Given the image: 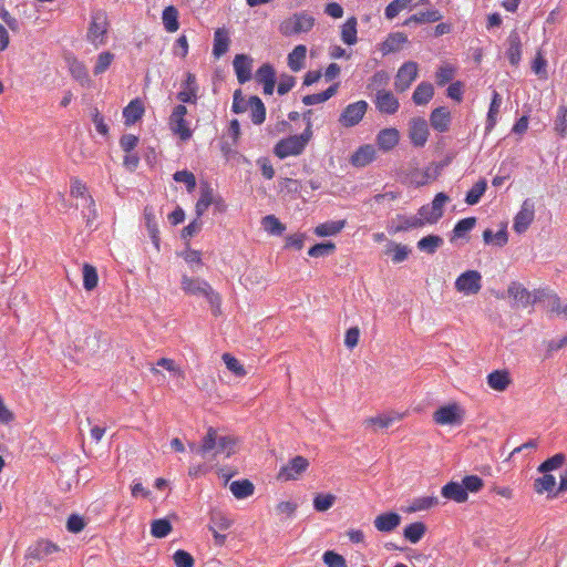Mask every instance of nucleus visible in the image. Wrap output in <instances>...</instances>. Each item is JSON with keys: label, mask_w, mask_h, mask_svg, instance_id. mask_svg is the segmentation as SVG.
<instances>
[{"label": "nucleus", "mask_w": 567, "mask_h": 567, "mask_svg": "<svg viewBox=\"0 0 567 567\" xmlns=\"http://www.w3.org/2000/svg\"><path fill=\"white\" fill-rule=\"evenodd\" d=\"M566 461V455L564 453H557L548 458H546L543 463L539 464L537 471L539 473H549L559 468Z\"/></svg>", "instance_id": "obj_50"}, {"label": "nucleus", "mask_w": 567, "mask_h": 567, "mask_svg": "<svg viewBox=\"0 0 567 567\" xmlns=\"http://www.w3.org/2000/svg\"><path fill=\"white\" fill-rule=\"evenodd\" d=\"M307 48L303 44H298L288 54V65L293 72L300 71L305 66Z\"/></svg>", "instance_id": "obj_34"}, {"label": "nucleus", "mask_w": 567, "mask_h": 567, "mask_svg": "<svg viewBox=\"0 0 567 567\" xmlns=\"http://www.w3.org/2000/svg\"><path fill=\"white\" fill-rule=\"evenodd\" d=\"M434 95V86L430 82H421L414 90L412 101L416 105L427 104Z\"/></svg>", "instance_id": "obj_26"}, {"label": "nucleus", "mask_w": 567, "mask_h": 567, "mask_svg": "<svg viewBox=\"0 0 567 567\" xmlns=\"http://www.w3.org/2000/svg\"><path fill=\"white\" fill-rule=\"evenodd\" d=\"M375 106L381 113L394 114L399 110L400 103L392 92L380 90L377 92Z\"/></svg>", "instance_id": "obj_16"}, {"label": "nucleus", "mask_w": 567, "mask_h": 567, "mask_svg": "<svg viewBox=\"0 0 567 567\" xmlns=\"http://www.w3.org/2000/svg\"><path fill=\"white\" fill-rule=\"evenodd\" d=\"M417 76V64L413 61L404 62L398 70L394 86L398 92L406 91Z\"/></svg>", "instance_id": "obj_10"}, {"label": "nucleus", "mask_w": 567, "mask_h": 567, "mask_svg": "<svg viewBox=\"0 0 567 567\" xmlns=\"http://www.w3.org/2000/svg\"><path fill=\"white\" fill-rule=\"evenodd\" d=\"M413 19L415 24L431 23L440 21L442 14L437 9H432L413 14Z\"/></svg>", "instance_id": "obj_61"}, {"label": "nucleus", "mask_w": 567, "mask_h": 567, "mask_svg": "<svg viewBox=\"0 0 567 567\" xmlns=\"http://www.w3.org/2000/svg\"><path fill=\"white\" fill-rule=\"evenodd\" d=\"M83 287L85 290L91 291L96 288L99 276L96 268L90 264H84L82 268Z\"/></svg>", "instance_id": "obj_49"}, {"label": "nucleus", "mask_w": 567, "mask_h": 567, "mask_svg": "<svg viewBox=\"0 0 567 567\" xmlns=\"http://www.w3.org/2000/svg\"><path fill=\"white\" fill-rule=\"evenodd\" d=\"M173 179L177 183H184L188 193H192L196 188L195 175L187 169L175 172Z\"/></svg>", "instance_id": "obj_57"}, {"label": "nucleus", "mask_w": 567, "mask_h": 567, "mask_svg": "<svg viewBox=\"0 0 567 567\" xmlns=\"http://www.w3.org/2000/svg\"><path fill=\"white\" fill-rule=\"evenodd\" d=\"M217 437V431L213 427H209L206 435L202 440V444L198 447L192 445L190 449L192 451H195L205 457L207 453L216 450Z\"/></svg>", "instance_id": "obj_29"}, {"label": "nucleus", "mask_w": 567, "mask_h": 567, "mask_svg": "<svg viewBox=\"0 0 567 567\" xmlns=\"http://www.w3.org/2000/svg\"><path fill=\"white\" fill-rule=\"evenodd\" d=\"M229 488L233 495L238 499L252 495L255 491L254 484L247 478L231 482Z\"/></svg>", "instance_id": "obj_39"}, {"label": "nucleus", "mask_w": 567, "mask_h": 567, "mask_svg": "<svg viewBox=\"0 0 567 567\" xmlns=\"http://www.w3.org/2000/svg\"><path fill=\"white\" fill-rule=\"evenodd\" d=\"M336 496L332 494H317L313 498V508L317 512H326L333 506Z\"/></svg>", "instance_id": "obj_58"}, {"label": "nucleus", "mask_w": 567, "mask_h": 567, "mask_svg": "<svg viewBox=\"0 0 567 567\" xmlns=\"http://www.w3.org/2000/svg\"><path fill=\"white\" fill-rule=\"evenodd\" d=\"M399 140V131L393 127L383 128L377 135V144L383 152L393 150L398 145Z\"/></svg>", "instance_id": "obj_19"}, {"label": "nucleus", "mask_w": 567, "mask_h": 567, "mask_svg": "<svg viewBox=\"0 0 567 567\" xmlns=\"http://www.w3.org/2000/svg\"><path fill=\"white\" fill-rule=\"evenodd\" d=\"M413 0H393L390 2L384 10V16L386 19H394L401 11L410 8Z\"/></svg>", "instance_id": "obj_56"}, {"label": "nucleus", "mask_w": 567, "mask_h": 567, "mask_svg": "<svg viewBox=\"0 0 567 567\" xmlns=\"http://www.w3.org/2000/svg\"><path fill=\"white\" fill-rule=\"evenodd\" d=\"M114 60V54L110 51H104L97 55L96 63L93 69L94 75L104 73Z\"/></svg>", "instance_id": "obj_59"}, {"label": "nucleus", "mask_w": 567, "mask_h": 567, "mask_svg": "<svg viewBox=\"0 0 567 567\" xmlns=\"http://www.w3.org/2000/svg\"><path fill=\"white\" fill-rule=\"evenodd\" d=\"M483 240L486 245H495L497 247H504L508 241V234L506 226L499 229L496 234L489 228L483 231Z\"/></svg>", "instance_id": "obj_40"}, {"label": "nucleus", "mask_w": 567, "mask_h": 567, "mask_svg": "<svg viewBox=\"0 0 567 567\" xmlns=\"http://www.w3.org/2000/svg\"><path fill=\"white\" fill-rule=\"evenodd\" d=\"M308 466V460L301 455H297L292 457L286 465L281 466L277 478L284 482L298 480L299 476L307 471Z\"/></svg>", "instance_id": "obj_7"}, {"label": "nucleus", "mask_w": 567, "mask_h": 567, "mask_svg": "<svg viewBox=\"0 0 567 567\" xmlns=\"http://www.w3.org/2000/svg\"><path fill=\"white\" fill-rule=\"evenodd\" d=\"M109 29L107 14L104 10L97 9L92 12L91 23L87 29V41L95 47L105 44Z\"/></svg>", "instance_id": "obj_2"}, {"label": "nucleus", "mask_w": 567, "mask_h": 567, "mask_svg": "<svg viewBox=\"0 0 567 567\" xmlns=\"http://www.w3.org/2000/svg\"><path fill=\"white\" fill-rule=\"evenodd\" d=\"M336 245L332 241H322L315 244L308 250V255L313 258L326 257L333 254Z\"/></svg>", "instance_id": "obj_54"}, {"label": "nucleus", "mask_w": 567, "mask_h": 567, "mask_svg": "<svg viewBox=\"0 0 567 567\" xmlns=\"http://www.w3.org/2000/svg\"><path fill=\"white\" fill-rule=\"evenodd\" d=\"M554 131L557 133L559 138L565 140L567 137V106L560 105L557 109V114L554 121Z\"/></svg>", "instance_id": "obj_46"}, {"label": "nucleus", "mask_w": 567, "mask_h": 567, "mask_svg": "<svg viewBox=\"0 0 567 567\" xmlns=\"http://www.w3.org/2000/svg\"><path fill=\"white\" fill-rule=\"evenodd\" d=\"M452 124V114L446 106H437L430 114L431 127L439 132L445 133L450 130Z\"/></svg>", "instance_id": "obj_13"}, {"label": "nucleus", "mask_w": 567, "mask_h": 567, "mask_svg": "<svg viewBox=\"0 0 567 567\" xmlns=\"http://www.w3.org/2000/svg\"><path fill=\"white\" fill-rule=\"evenodd\" d=\"M375 158V148L371 144L360 146L351 156V164L355 167H364Z\"/></svg>", "instance_id": "obj_22"}, {"label": "nucleus", "mask_w": 567, "mask_h": 567, "mask_svg": "<svg viewBox=\"0 0 567 567\" xmlns=\"http://www.w3.org/2000/svg\"><path fill=\"white\" fill-rule=\"evenodd\" d=\"M408 42V37L402 32L390 33L388 38L381 43L380 50L383 55L396 52L401 47Z\"/></svg>", "instance_id": "obj_24"}, {"label": "nucleus", "mask_w": 567, "mask_h": 567, "mask_svg": "<svg viewBox=\"0 0 567 567\" xmlns=\"http://www.w3.org/2000/svg\"><path fill=\"white\" fill-rule=\"evenodd\" d=\"M486 189H487V182H486V179L481 178L466 193L465 203L471 206L476 205L481 200V198L484 195V193L486 192Z\"/></svg>", "instance_id": "obj_44"}, {"label": "nucleus", "mask_w": 567, "mask_h": 567, "mask_svg": "<svg viewBox=\"0 0 567 567\" xmlns=\"http://www.w3.org/2000/svg\"><path fill=\"white\" fill-rule=\"evenodd\" d=\"M181 288L186 295L204 297L210 306L213 316L218 317L221 313V297L213 289L208 281L183 275Z\"/></svg>", "instance_id": "obj_1"}, {"label": "nucleus", "mask_w": 567, "mask_h": 567, "mask_svg": "<svg viewBox=\"0 0 567 567\" xmlns=\"http://www.w3.org/2000/svg\"><path fill=\"white\" fill-rule=\"evenodd\" d=\"M357 18L350 17L342 25L341 39L348 45L357 43Z\"/></svg>", "instance_id": "obj_45"}, {"label": "nucleus", "mask_w": 567, "mask_h": 567, "mask_svg": "<svg viewBox=\"0 0 567 567\" xmlns=\"http://www.w3.org/2000/svg\"><path fill=\"white\" fill-rule=\"evenodd\" d=\"M322 560L328 567H347L344 557L334 550L324 551Z\"/></svg>", "instance_id": "obj_63"}, {"label": "nucleus", "mask_w": 567, "mask_h": 567, "mask_svg": "<svg viewBox=\"0 0 567 567\" xmlns=\"http://www.w3.org/2000/svg\"><path fill=\"white\" fill-rule=\"evenodd\" d=\"M173 560L176 567H194L195 564L193 556L184 549L176 550Z\"/></svg>", "instance_id": "obj_64"}, {"label": "nucleus", "mask_w": 567, "mask_h": 567, "mask_svg": "<svg viewBox=\"0 0 567 567\" xmlns=\"http://www.w3.org/2000/svg\"><path fill=\"white\" fill-rule=\"evenodd\" d=\"M398 219L400 223L393 228V233H401L411 228H421L425 225L421 216L398 215Z\"/></svg>", "instance_id": "obj_43"}, {"label": "nucleus", "mask_w": 567, "mask_h": 567, "mask_svg": "<svg viewBox=\"0 0 567 567\" xmlns=\"http://www.w3.org/2000/svg\"><path fill=\"white\" fill-rule=\"evenodd\" d=\"M443 244L444 240L441 236L431 234L422 237L417 241L416 247L420 251L433 255Z\"/></svg>", "instance_id": "obj_33"}, {"label": "nucleus", "mask_w": 567, "mask_h": 567, "mask_svg": "<svg viewBox=\"0 0 567 567\" xmlns=\"http://www.w3.org/2000/svg\"><path fill=\"white\" fill-rule=\"evenodd\" d=\"M213 202H214V189L207 183H205L200 187V197L197 200L196 206H195V213H196L197 217H202L205 214V212L207 210V208L213 204Z\"/></svg>", "instance_id": "obj_28"}, {"label": "nucleus", "mask_w": 567, "mask_h": 567, "mask_svg": "<svg viewBox=\"0 0 567 567\" xmlns=\"http://www.w3.org/2000/svg\"><path fill=\"white\" fill-rule=\"evenodd\" d=\"M476 217H466L460 219L453 228V237L463 238L470 233L476 225Z\"/></svg>", "instance_id": "obj_53"}, {"label": "nucleus", "mask_w": 567, "mask_h": 567, "mask_svg": "<svg viewBox=\"0 0 567 567\" xmlns=\"http://www.w3.org/2000/svg\"><path fill=\"white\" fill-rule=\"evenodd\" d=\"M509 382V374L505 370H495L487 375L488 386L498 392L505 391Z\"/></svg>", "instance_id": "obj_27"}, {"label": "nucleus", "mask_w": 567, "mask_h": 567, "mask_svg": "<svg viewBox=\"0 0 567 567\" xmlns=\"http://www.w3.org/2000/svg\"><path fill=\"white\" fill-rule=\"evenodd\" d=\"M59 550V546L54 543L48 539H41L28 548L27 557L43 560Z\"/></svg>", "instance_id": "obj_15"}, {"label": "nucleus", "mask_w": 567, "mask_h": 567, "mask_svg": "<svg viewBox=\"0 0 567 567\" xmlns=\"http://www.w3.org/2000/svg\"><path fill=\"white\" fill-rule=\"evenodd\" d=\"M144 114V106L140 100L131 101L123 110V117L125 125H133L142 118Z\"/></svg>", "instance_id": "obj_25"}, {"label": "nucleus", "mask_w": 567, "mask_h": 567, "mask_svg": "<svg viewBox=\"0 0 567 567\" xmlns=\"http://www.w3.org/2000/svg\"><path fill=\"white\" fill-rule=\"evenodd\" d=\"M182 86L183 90L176 94V99L182 103L196 104L199 87L195 74L187 72Z\"/></svg>", "instance_id": "obj_12"}, {"label": "nucleus", "mask_w": 567, "mask_h": 567, "mask_svg": "<svg viewBox=\"0 0 567 567\" xmlns=\"http://www.w3.org/2000/svg\"><path fill=\"white\" fill-rule=\"evenodd\" d=\"M449 200L450 197L445 193H437L431 204L420 207L417 214L424 219L425 224H435L443 217V207Z\"/></svg>", "instance_id": "obj_3"}, {"label": "nucleus", "mask_w": 567, "mask_h": 567, "mask_svg": "<svg viewBox=\"0 0 567 567\" xmlns=\"http://www.w3.org/2000/svg\"><path fill=\"white\" fill-rule=\"evenodd\" d=\"M252 59L244 53L236 54L233 61L237 80L240 84H245L251 79Z\"/></svg>", "instance_id": "obj_14"}, {"label": "nucleus", "mask_w": 567, "mask_h": 567, "mask_svg": "<svg viewBox=\"0 0 567 567\" xmlns=\"http://www.w3.org/2000/svg\"><path fill=\"white\" fill-rule=\"evenodd\" d=\"M501 104V95L496 91H493L492 101L487 112L485 133H489L495 127Z\"/></svg>", "instance_id": "obj_32"}, {"label": "nucleus", "mask_w": 567, "mask_h": 567, "mask_svg": "<svg viewBox=\"0 0 567 567\" xmlns=\"http://www.w3.org/2000/svg\"><path fill=\"white\" fill-rule=\"evenodd\" d=\"M249 107L251 109V122L255 125H260L266 120V106L261 99L257 95H252L248 99Z\"/></svg>", "instance_id": "obj_30"}, {"label": "nucleus", "mask_w": 567, "mask_h": 567, "mask_svg": "<svg viewBox=\"0 0 567 567\" xmlns=\"http://www.w3.org/2000/svg\"><path fill=\"white\" fill-rule=\"evenodd\" d=\"M441 495L450 501H454L456 503H465L468 498L467 494L465 493V488L461 483L451 481L446 483L441 488Z\"/></svg>", "instance_id": "obj_21"}, {"label": "nucleus", "mask_w": 567, "mask_h": 567, "mask_svg": "<svg viewBox=\"0 0 567 567\" xmlns=\"http://www.w3.org/2000/svg\"><path fill=\"white\" fill-rule=\"evenodd\" d=\"M261 225L270 235L281 236L286 230V225L282 224L275 215H267L262 217Z\"/></svg>", "instance_id": "obj_48"}, {"label": "nucleus", "mask_w": 567, "mask_h": 567, "mask_svg": "<svg viewBox=\"0 0 567 567\" xmlns=\"http://www.w3.org/2000/svg\"><path fill=\"white\" fill-rule=\"evenodd\" d=\"M543 476L534 481V491L537 494L551 493L556 486V478L549 473H542Z\"/></svg>", "instance_id": "obj_47"}, {"label": "nucleus", "mask_w": 567, "mask_h": 567, "mask_svg": "<svg viewBox=\"0 0 567 567\" xmlns=\"http://www.w3.org/2000/svg\"><path fill=\"white\" fill-rule=\"evenodd\" d=\"M85 346L90 353H96L101 349V343L105 347L109 344L107 334L101 330H94L85 338Z\"/></svg>", "instance_id": "obj_36"}, {"label": "nucleus", "mask_w": 567, "mask_h": 567, "mask_svg": "<svg viewBox=\"0 0 567 567\" xmlns=\"http://www.w3.org/2000/svg\"><path fill=\"white\" fill-rule=\"evenodd\" d=\"M401 523V516L395 512L380 514L374 519V526L379 532H393Z\"/></svg>", "instance_id": "obj_20"}, {"label": "nucleus", "mask_w": 567, "mask_h": 567, "mask_svg": "<svg viewBox=\"0 0 567 567\" xmlns=\"http://www.w3.org/2000/svg\"><path fill=\"white\" fill-rule=\"evenodd\" d=\"M402 414L391 413L388 415H378L364 421L367 425H373L380 429H388L394 421L401 420Z\"/></svg>", "instance_id": "obj_51"}, {"label": "nucleus", "mask_w": 567, "mask_h": 567, "mask_svg": "<svg viewBox=\"0 0 567 567\" xmlns=\"http://www.w3.org/2000/svg\"><path fill=\"white\" fill-rule=\"evenodd\" d=\"M144 216H145V225H146L148 236H150L153 245L155 246V248L157 250H159V243H161L159 229H158V226L156 223L155 215L152 212H148L147 208H145Z\"/></svg>", "instance_id": "obj_41"}, {"label": "nucleus", "mask_w": 567, "mask_h": 567, "mask_svg": "<svg viewBox=\"0 0 567 567\" xmlns=\"http://www.w3.org/2000/svg\"><path fill=\"white\" fill-rule=\"evenodd\" d=\"M429 123L423 117H413L409 122V138L414 147H423L429 138Z\"/></svg>", "instance_id": "obj_9"}, {"label": "nucleus", "mask_w": 567, "mask_h": 567, "mask_svg": "<svg viewBox=\"0 0 567 567\" xmlns=\"http://www.w3.org/2000/svg\"><path fill=\"white\" fill-rule=\"evenodd\" d=\"M368 106V103L363 100L347 105L339 116V123L344 127L358 125L363 118Z\"/></svg>", "instance_id": "obj_5"}, {"label": "nucleus", "mask_w": 567, "mask_h": 567, "mask_svg": "<svg viewBox=\"0 0 567 567\" xmlns=\"http://www.w3.org/2000/svg\"><path fill=\"white\" fill-rule=\"evenodd\" d=\"M290 20L292 22V28L289 32H295L297 34L309 32L315 24V19L307 13H296Z\"/></svg>", "instance_id": "obj_38"}, {"label": "nucleus", "mask_w": 567, "mask_h": 567, "mask_svg": "<svg viewBox=\"0 0 567 567\" xmlns=\"http://www.w3.org/2000/svg\"><path fill=\"white\" fill-rule=\"evenodd\" d=\"M230 39L228 31L224 28H218L214 33L213 54L216 59L223 56L229 49Z\"/></svg>", "instance_id": "obj_23"}, {"label": "nucleus", "mask_w": 567, "mask_h": 567, "mask_svg": "<svg viewBox=\"0 0 567 567\" xmlns=\"http://www.w3.org/2000/svg\"><path fill=\"white\" fill-rule=\"evenodd\" d=\"M482 276L477 270H466L455 280V289L465 295H475L482 288Z\"/></svg>", "instance_id": "obj_8"}, {"label": "nucleus", "mask_w": 567, "mask_h": 567, "mask_svg": "<svg viewBox=\"0 0 567 567\" xmlns=\"http://www.w3.org/2000/svg\"><path fill=\"white\" fill-rule=\"evenodd\" d=\"M508 48L506 50V58L509 63L514 66H517L520 62L522 58V42L519 33L516 30H513L507 38Z\"/></svg>", "instance_id": "obj_18"}, {"label": "nucleus", "mask_w": 567, "mask_h": 567, "mask_svg": "<svg viewBox=\"0 0 567 567\" xmlns=\"http://www.w3.org/2000/svg\"><path fill=\"white\" fill-rule=\"evenodd\" d=\"M535 206L530 198H526L520 207V210L514 218L513 228L516 233L522 234L527 230L534 220Z\"/></svg>", "instance_id": "obj_11"}, {"label": "nucleus", "mask_w": 567, "mask_h": 567, "mask_svg": "<svg viewBox=\"0 0 567 567\" xmlns=\"http://www.w3.org/2000/svg\"><path fill=\"white\" fill-rule=\"evenodd\" d=\"M426 525L422 522H415L406 525L403 529V536L412 544L419 543L426 533Z\"/></svg>", "instance_id": "obj_35"}, {"label": "nucleus", "mask_w": 567, "mask_h": 567, "mask_svg": "<svg viewBox=\"0 0 567 567\" xmlns=\"http://www.w3.org/2000/svg\"><path fill=\"white\" fill-rule=\"evenodd\" d=\"M172 529V524L167 518L155 519L151 524V534L156 538L166 537Z\"/></svg>", "instance_id": "obj_52"}, {"label": "nucleus", "mask_w": 567, "mask_h": 567, "mask_svg": "<svg viewBox=\"0 0 567 567\" xmlns=\"http://www.w3.org/2000/svg\"><path fill=\"white\" fill-rule=\"evenodd\" d=\"M439 503V498L435 496L417 497L413 499L412 504L408 508V512L413 513L419 511H425L433 506H436Z\"/></svg>", "instance_id": "obj_55"}, {"label": "nucleus", "mask_w": 567, "mask_h": 567, "mask_svg": "<svg viewBox=\"0 0 567 567\" xmlns=\"http://www.w3.org/2000/svg\"><path fill=\"white\" fill-rule=\"evenodd\" d=\"M508 295L522 307H527L537 301V296H533L522 284L513 281L508 287Z\"/></svg>", "instance_id": "obj_17"}, {"label": "nucleus", "mask_w": 567, "mask_h": 567, "mask_svg": "<svg viewBox=\"0 0 567 567\" xmlns=\"http://www.w3.org/2000/svg\"><path fill=\"white\" fill-rule=\"evenodd\" d=\"M464 410L457 403L440 406L433 414V420L441 425H461L464 420Z\"/></svg>", "instance_id": "obj_4"}, {"label": "nucleus", "mask_w": 567, "mask_h": 567, "mask_svg": "<svg viewBox=\"0 0 567 567\" xmlns=\"http://www.w3.org/2000/svg\"><path fill=\"white\" fill-rule=\"evenodd\" d=\"M346 226V220H329L318 225L315 234L319 237H329L339 234Z\"/></svg>", "instance_id": "obj_37"}, {"label": "nucleus", "mask_w": 567, "mask_h": 567, "mask_svg": "<svg viewBox=\"0 0 567 567\" xmlns=\"http://www.w3.org/2000/svg\"><path fill=\"white\" fill-rule=\"evenodd\" d=\"M168 124L172 132L182 141H188L192 137L193 131L185 117H169Z\"/></svg>", "instance_id": "obj_31"}, {"label": "nucleus", "mask_w": 567, "mask_h": 567, "mask_svg": "<svg viewBox=\"0 0 567 567\" xmlns=\"http://www.w3.org/2000/svg\"><path fill=\"white\" fill-rule=\"evenodd\" d=\"M256 81L260 84L276 80L275 68L270 63H264L256 72Z\"/></svg>", "instance_id": "obj_62"}, {"label": "nucleus", "mask_w": 567, "mask_h": 567, "mask_svg": "<svg viewBox=\"0 0 567 567\" xmlns=\"http://www.w3.org/2000/svg\"><path fill=\"white\" fill-rule=\"evenodd\" d=\"M162 20L167 32H175L178 30V10L174 6H168L163 10Z\"/></svg>", "instance_id": "obj_42"}, {"label": "nucleus", "mask_w": 567, "mask_h": 567, "mask_svg": "<svg viewBox=\"0 0 567 567\" xmlns=\"http://www.w3.org/2000/svg\"><path fill=\"white\" fill-rule=\"evenodd\" d=\"M465 493H478L484 487V481L477 475H465L462 478Z\"/></svg>", "instance_id": "obj_60"}, {"label": "nucleus", "mask_w": 567, "mask_h": 567, "mask_svg": "<svg viewBox=\"0 0 567 567\" xmlns=\"http://www.w3.org/2000/svg\"><path fill=\"white\" fill-rule=\"evenodd\" d=\"M306 146L302 144L301 137L297 135H290L280 140L274 147V154L284 159L288 156L300 155L305 151Z\"/></svg>", "instance_id": "obj_6"}]
</instances>
